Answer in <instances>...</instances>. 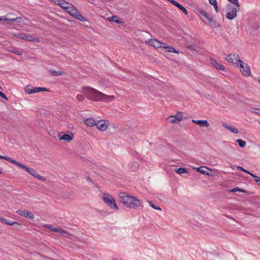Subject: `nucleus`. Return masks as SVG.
<instances>
[{
    "label": "nucleus",
    "instance_id": "f257e3e1",
    "mask_svg": "<svg viewBox=\"0 0 260 260\" xmlns=\"http://www.w3.org/2000/svg\"><path fill=\"white\" fill-rule=\"evenodd\" d=\"M83 89L85 90L84 92L86 97L90 101L109 102L112 101L115 99L114 95H106L93 88L85 87Z\"/></svg>",
    "mask_w": 260,
    "mask_h": 260
},
{
    "label": "nucleus",
    "instance_id": "f03ea898",
    "mask_svg": "<svg viewBox=\"0 0 260 260\" xmlns=\"http://www.w3.org/2000/svg\"><path fill=\"white\" fill-rule=\"evenodd\" d=\"M119 198L120 203L129 209H136L142 206L141 200L126 192H120Z\"/></svg>",
    "mask_w": 260,
    "mask_h": 260
},
{
    "label": "nucleus",
    "instance_id": "7ed1b4c3",
    "mask_svg": "<svg viewBox=\"0 0 260 260\" xmlns=\"http://www.w3.org/2000/svg\"><path fill=\"white\" fill-rule=\"evenodd\" d=\"M103 201L111 209H113L115 210H118V207L116 204L115 200L112 196L108 194L104 193L103 196Z\"/></svg>",
    "mask_w": 260,
    "mask_h": 260
},
{
    "label": "nucleus",
    "instance_id": "20e7f679",
    "mask_svg": "<svg viewBox=\"0 0 260 260\" xmlns=\"http://www.w3.org/2000/svg\"><path fill=\"white\" fill-rule=\"evenodd\" d=\"M71 12L69 14L74 17L76 19L80 21H87L86 18L82 15L81 13L79 12L76 8L75 7L74 9H72V10H71Z\"/></svg>",
    "mask_w": 260,
    "mask_h": 260
},
{
    "label": "nucleus",
    "instance_id": "39448f33",
    "mask_svg": "<svg viewBox=\"0 0 260 260\" xmlns=\"http://www.w3.org/2000/svg\"><path fill=\"white\" fill-rule=\"evenodd\" d=\"M226 9L231 10V11L226 14V18L229 20H232L237 16V9L233 7L231 4H228Z\"/></svg>",
    "mask_w": 260,
    "mask_h": 260
},
{
    "label": "nucleus",
    "instance_id": "423d86ee",
    "mask_svg": "<svg viewBox=\"0 0 260 260\" xmlns=\"http://www.w3.org/2000/svg\"><path fill=\"white\" fill-rule=\"evenodd\" d=\"M240 70L242 74L245 76H248L250 74V69L247 64H245L242 61L240 62Z\"/></svg>",
    "mask_w": 260,
    "mask_h": 260
},
{
    "label": "nucleus",
    "instance_id": "0eeeda50",
    "mask_svg": "<svg viewBox=\"0 0 260 260\" xmlns=\"http://www.w3.org/2000/svg\"><path fill=\"white\" fill-rule=\"evenodd\" d=\"M17 212L19 215L31 220H33L35 218L34 214L31 212L27 210H19Z\"/></svg>",
    "mask_w": 260,
    "mask_h": 260
},
{
    "label": "nucleus",
    "instance_id": "6e6552de",
    "mask_svg": "<svg viewBox=\"0 0 260 260\" xmlns=\"http://www.w3.org/2000/svg\"><path fill=\"white\" fill-rule=\"evenodd\" d=\"M182 118V113H179V115H171L168 118V120L171 123H178Z\"/></svg>",
    "mask_w": 260,
    "mask_h": 260
},
{
    "label": "nucleus",
    "instance_id": "1a4fd4ad",
    "mask_svg": "<svg viewBox=\"0 0 260 260\" xmlns=\"http://www.w3.org/2000/svg\"><path fill=\"white\" fill-rule=\"evenodd\" d=\"M59 6L65 10L69 14L71 12V10L75 8L71 4L67 2L64 0H63L62 3H61Z\"/></svg>",
    "mask_w": 260,
    "mask_h": 260
},
{
    "label": "nucleus",
    "instance_id": "9d476101",
    "mask_svg": "<svg viewBox=\"0 0 260 260\" xmlns=\"http://www.w3.org/2000/svg\"><path fill=\"white\" fill-rule=\"evenodd\" d=\"M58 138L60 140L70 142L73 139V135L72 133L70 134H63L60 133L58 134Z\"/></svg>",
    "mask_w": 260,
    "mask_h": 260
},
{
    "label": "nucleus",
    "instance_id": "9b49d317",
    "mask_svg": "<svg viewBox=\"0 0 260 260\" xmlns=\"http://www.w3.org/2000/svg\"><path fill=\"white\" fill-rule=\"evenodd\" d=\"M146 43H147L149 45H150L156 48H160V47L162 48V47H163L162 46H161L162 43L161 42H160L158 40H156V39H149L147 41H146Z\"/></svg>",
    "mask_w": 260,
    "mask_h": 260
},
{
    "label": "nucleus",
    "instance_id": "f8f14e48",
    "mask_svg": "<svg viewBox=\"0 0 260 260\" xmlns=\"http://www.w3.org/2000/svg\"><path fill=\"white\" fill-rule=\"evenodd\" d=\"M225 59L228 62L232 63L233 62L234 60L239 62L241 60L239 55L237 54H230L226 56Z\"/></svg>",
    "mask_w": 260,
    "mask_h": 260
},
{
    "label": "nucleus",
    "instance_id": "ddd939ff",
    "mask_svg": "<svg viewBox=\"0 0 260 260\" xmlns=\"http://www.w3.org/2000/svg\"><path fill=\"white\" fill-rule=\"evenodd\" d=\"M98 129L101 131L104 132L107 128V124L106 123L105 120H100L96 122L95 124Z\"/></svg>",
    "mask_w": 260,
    "mask_h": 260
},
{
    "label": "nucleus",
    "instance_id": "4468645a",
    "mask_svg": "<svg viewBox=\"0 0 260 260\" xmlns=\"http://www.w3.org/2000/svg\"><path fill=\"white\" fill-rule=\"evenodd\" d=\"M29 174L31 175L34 177L37 178V179H39L40 180L45 181H46V178L42 176L41 175L38 174L36 171V170H35L33 168H30V171L28 173Z\"/></svg>",
    "mask_w": 260,
    "mask_h": 260
},
{
    "label": "nucleus",
    "instance_id": "2eb2a0df",
    "mask_svg": "<svg viewBox=\"0 0 260 260\" xmlns=\"http://www.w3.org/2000/svg\"><path fill=\"white\" fill-rule=\"evenodd\" d=\"M210 63L215 67V68L218 70L224 71L225 67L222 64H220L216 60L213 58L210 59Z\"/></svg>",
    "mask_w": 260,
    "mask_h": 260
},
{
    "label": "nucleus",
    "instance_id": "dca6fc26",
    "mask_svg": "<svg viewBox=\"0 0 260 260\" xmlns=\"http://www.w3.org/2000/svg\"><path fill=\"white\" fill-rule=\"evenodd\" d=\"M207 170L208 168L204 166H201L197 168V171L200 173L207 176H211L212 174L211 170L208 171Z\"/></svg>",
    "mask_w": 260,
    "mask_h": 260
},
{
    "label": "nucleus",
    "instance_id": "f3484780",
    "mask_svg": "<svg viewBox=\"0 0 260 260\" xmlns=\"http://www.w3.org/2000/svg\"><path fill=\"white\" fill-rule=\"evenodd\" d=\"M192 122L202 127H208L209 123L206 120H192Z\"/></svg>",
    "mask_w": 260,
    "mask_h": 260
},
{
    "label": "nucleus",
    "instance_id": "a211bd4d",
    "mask_svg": "<svg viewBox=\"0 0 260 260\" xmlns=\"http://www.w3.org/2000/svg\"><path fill=\"white\" fill-rule=\"evenodd\" d=\"M84 123L88 126L92 127L96 124V122L95 120L92 118H88L84 119Z\"/></svg>",
    "mask_w": 260,
    "mask_h": 260
},
{
    "label": "nucleus",
    "instance_id": "6ab92c4d",
    "mask_svg": "<svg viewBox=\"0 0 260 260\" xmlns=\"http://www.w3.org/2000/svg\"><path fill=\"white\" fill-rule=\"evenodd\" d=\"M172 4L181 10L186 15H187L188 12L187 10L182 5H180L175 1H172Z\"/></svg>",
    "mask_w": 260,
    "mask_h": 260
},
{
    "label": "nucleus",
    "instance_id": "aec40b11",
    "mask_svg": "<svg viewBox=\"0 0 260 260\" xmlns=\"http://www.w3.org/2000/svg\"><path fill=\"white\" fill-rule=\"evenodd\" d=\"M49 91V89L48 88H44V87H33L32 88V90L30 91L29 92H34V93H37V92H40V91Z\"/></svg>",
    "mask_w": 260,
    "mask_h": 260
},
{
    "label": "nucleus",
    "instance_id": "412c9836",
    "mask_svg": "<svg viewBox=\"0 0 260 260\" xmlns=\"http://www.w3.org/2000/svg\"><path fill=\"white\" fill-rule=\"evenodd\" d=\"M108 20L111 22H113L117 24H120L122 21L119 19V17L116 16H113L110 17H108Z\"/></svg>",
    "mask_w": 260,
    "mask_h": 260
},
{
    "label": "nucleus",
    "instance_id": "4be33fe9",
    "mask_svg": "<svg viewBox=\"0 0 260 260\" xmlns=\"http://www.w3.org/2000/svg\"><path fill=\"white\" fill-rule=\"evenodd\" d=\"M25 40L30 42H36L38 43L40 42V40L39 38L28 35H27Z\"/></svg>",
    "mask_w": 260,
    "mask_h": 260
},
{
    "label": "nucleus",
    "instance_id": "5701e85b",
    "mask_svg": "<svg viewBox=\"0 0 260 260\" xmlns=\"http://www.w3.org/2000/svg\"><path fill=\"white\" fill-rule=\"evenodd\" d=\"M19 18H13V19H9L7 18L5 16H4L3 21H6L8 24H10L12 22H18Z\"/></svg>",
    "mask_w": 260,
    "mask_h": 260
},
{
    "label": "nucleus",
    "instance_id": "b1692460",
    "mask_svg": "<svg viewBox=\"0 0 260 260\" xmlns=\"http://www.w3.org/2000/svg\"><path fill=\"white\" fill-rule=\"evenodd\" d=\"M162 48L166 49L168 52L175 53L178 54L179 53V50H176L173 47L165 46Z\"/></svg>",
    "mask_w": 260,
    "mask_h": 260
},
{
    "label": "nucleus",
    "instance_id": "393cba45",
    "mask_svg": "<svg viewBox=\"0 0 260 260\" xmlns=\"http://www.w3.org/2000/svg\"><path fill=\"white\" fill-rule=\"evenodd\" d=\"M49 72L51 75L54 76H61L63 74V73L61 71H56L54 70H49Z\"/></svg>",
    "mask_w": 260,
    "mask_h": 260
},
{
    "label": "nucleus",
    "instance_id": "a878e982",
    "mask_svg": "<svg viewBox=\"0 0 260 260\" xmlns=\"http://www.w3.org/2000/svg\"><path fill=\"white\" fill-rule=\"evenodd\" d=\"M3 159L6 160L10 162H12L13 164H15L17 166H18V164L19 162L16 161L15 160L13 159V158L9 157L7 156H4Z\"/></svg>",
    "mask_w": 260,
    "mask_h": 260
},
{
    "label": "nucleus",
    "instance_id": "bb28decb",
    "mask_svg": "<svg viewBox=\"0 0 260 260\" xmlns=\"http://www.w3.org/2000/svg\"><path fill=\"white\" fill-rule=\"evenodd\" d=\"M175 172L180 175L184 174V173H188L187 169L184 168H179L178 169H176Z\"/></svg>",
    "mask_w": 260,
    "mask_h": 260
},
{
    "label": "nucleus",
    "instance_id": "cd10ccee",
    "mask_svg": "<svg viewBox=\"0 0 260 260\" xmlns=\"http://www.w3.org/2000/svg\"><path fill=\"white\" fill-rule=\"evenodd\" d=\"M15 36L17 38H19V39H21L24 40H25L26 36H27V34H26L25 33H22V32H19V33L15 34Z\"/></svg>",
    "mask_w": 260,
    "mask_h": 260
},
{
    "label": "nucleus",
    "instance_id": "c85d7f7f",
    "mask_svg": "<svg viewBox=\"0 0 260 260\" xmlns=\"http://www.w3.org/2000/svg\"><path fill=\"white\" fill-rule=\"evenodd\" d=\"M229 190L230 192H235L236 191H239V192H243V193H247V190H244V189L240 188L239 187H235L232 189H229Z\"/></svg>",
    "mask_w": 260,
    "mask_h": 260
},
{
    "label": "nucleus",
    "instance_id": "c756f323",
    "mask_svg": "<svg viewBox=\"0 0 260 260\" xmlns=\"http://www.w3.org/2000/svg\"><path fill=\"white\" fill-rule=\"evenodd\" d=\"M0 221L4 223L7 224L8 225H10L13 224V223H11V220H8L7 219L5 218L4 217L0 216Z\"/></svg>",
    "mask_w": 260,
    "mask_h": 260
},
{
    "label": "nucleus",
    "instance_id": "7c9ffc66",
    "mask_svg": "<svg viewBox=\"0 0 260 260\" xmlns=\"http://www.w3.org/2000/svg\"><path fill=\"white\" fill-rule=\"evenodd\" d=\"M236 142L237 143L239 146L241 148H244L246 145V142L241 139L236 140Z\"/></svg>",
    "mask_w": 260,
    "mask_h": 260
},
{
    "label": "nucleus",
    "instance_id": "2f4dec72",
    "mask_svg": "<svg viewBox=\"0 0 260 260\" xmlns=\"http://www.w3.org/2000/svg\"><path fill=\"white\" fill-rule=\"evenodd\" d=\"M45 228H47L52 232H57L58 231V228H54L51 225H45L44 226Z\"/></svg>",
    "mask_w": 260,
    "mask_h": 260
},
{
    "label": "nucleus",
    "instance_id": "473e14b6",
    "mask_svg": "<svg viewBox=\"0 0 260 260\" xmlns=\"http://www.w3.org/2000/svg\"><path fill=\"white\" fill-rule=\"evenodd\" d=\"M251 176L253 177L254 181L256 182V183L260 186V178L254 174H251Z\"/></svg>",
    "mask_w": 260,
    "mask_h": 260
},
{
    "label": "nucleus",
    "instance_id": "72a5a7b5",
    "mask_svg": "<svg viewBox=\"0 0 260 260\" xmlns=\"http://www.w3.org/2000/svg\"><path fill=\"white\" fill-rule=\"evenodd\" d=\"M221 124L222 125V126L223 127H224L225 128L229 130L230 131H231L232 128H233V126H232V125H228L226 122H222L221 123Z\"/></svg>",
    "mask_w": 260,
    "mask_h": 260
},
{
    "label": "nucleus",
    "instance_id": "f704fd0d",
    "mask_svg": "<svg viewBox=\"0 0 260 260\" xmlns=\"http://www.w3.org/2000/svg\"><path fill=\"white\" fill-rule=\"evenodd\" d=\"M150 206L153 208L154 209L158 210H161L160 207L159 206H156L155 205H154L152 201H149L148 202Z\"/></svg>",
    "mask_w": 260,
    "mask_h": 260
},
{
    "label": "nucleus",
    "instance_id": "c9c22d12",
    "mask_svg": "<svg viewBox=\"0 0 260 260\" xmlns=\"http://www.w3.org/2000/svg\"><path fill=\"white\" fill-rule=\"evenodd\" d=\"M250 111L253 113H255L258 115H260V109L256 108H251L250 109Z\"/></svg>",
    "mask_w": 260,
    "mask_h": 260
},
{
    "label": "nucleus",
    "instance_id": "e433bc0d",
    "mask_svg": "<svg viewBox=\"0 0 260 260\" xmlns=\"http://www.w3.org/2000/svg\"><path fill=\"white\" fill-rule=\"evenodd\" d=\"M11 223H13V224H10V225H13L14 229H17L21 226V224L17 221H12Z\"/></svg>",
    "mask_w": 260,
    "mask_h": 260
},
{
    "label": "nucleus",
    "instance_id": "4c0bfd02",
    "mask_svg": "<svg viewBox=\"0 0 260 260\" xmlns=\"http://www.w3.org/2000/svg\"><path fill=\"white\" fill-rule=\"evenodd\" d=\"M237 170L238 171H243L244 172H246V173L249 174L251 175V174H253L252 173H250V172L246 170L244 168H243V167H240V166H238L237 167Z\"/></svg>",
    "mask_w": 260,
    "mask_h": 260
},
{
    "label": "nucleus",
    "instance_id": "58836bf2",
    "mask_svg": "<svg viewBox=\"0 0 260 260\" xmlns=\"http://www.w3.org/2000/svg\"><path fill=\"white\" fill-rule=\"evenodd\" d=\"M9 51L13 52L14 54L18 55L19 56H21L22 55L21 52H20V51H19L18 49H14L13 50H10Z\"/></svg>",
    "mask_w": 260,
    "mask_h": 260
},
{
    "label": "nucleus",
    "instance_id": "ea45409f",
    "mask_svg": "<svg viewBox=\"0 0 260 260\" xmlns=\"http://www.w3.org/2000/svg\"><path fill=\"white\" fill-rule=\"evenodd\" d=\"M210 25L212 26V27H218L219 26V24H218L217 22L214 20H213V21L209 23Z\"/></svg>",
    "mask_w": 260,
    "mask_h": 260
},
{
    "label": "nucleus",
    "instance_id": "a19ab883",
    "mask_svg": "<svg viewBox=\"0 0 260 260\" xmlns=\"http://www.w3.org/2000/svg\"><path fill=\"white\" fill-rule=\"evenodd\" d=\"M200 13L203 17L206 18L207 19H208V18L209 17L207 13H206V12L204 10L200 11Z\"/></svg>",
    "mask_w": 260,
    "mask_h": 260
},
{
    "label": "nucleus",
    "instance_id": "79ce46f5",
    "mask_svg": "<svg viewBox=\"0 0 260 260\" xmlns=\"http://www.w3.org/2000/svg\"><path fill=\"white\" fill-rule=\"evenodd\" d=\"M76 99L79 102H82L84 100V96L82 94H78Z\"/></svg>",
    "mask_w": 260,
    "mask_h": 260
},
{
    "label": "nucleus",
    "instance_id": "37998d69",
    "mask_svg": "<svg viewBox=\"0 0 260 260\" xmlns=\"http://www.w3.org/2000/svg\"><path fill=\"white\" fill-rule=\"evenodd\" d=\"M229 2L233 4L234 5H235L237 7L239 8L240 5L238 2V0H228Z\"/></svg>",
    "mask_w": 260,
    "mask_h": 260
},
{
    "label": "nucleus",
    "instance_id": "c03bdc74",
    "mask_svg": "<svg viewBox=\"0 0 260 260\" xmlns=\"http://www.w3.org/2000/svg\"><path fill=\"white\" fill-rule=\"evenodd\" d=\"M32 90V88H30V87L29 86H27L25 88V92L27 94H32L34 93V92H30L29 91Z\"/></svg>",
    "mask_w": 260,
    "mask_h": 260
},
{
    "label": "nucleus",
    "instance_id": "a18cd8bd",
    "mask_svg": "<svg viewBox=\"0 0 260 260\" xmlns=\"http://www.w3.org/2000/svg\"><path fill=\"white\" fill-rule=\"evenodd\" d=\"M213 5L214 6V8L215 10V11L218 12L219 11V8L218 7L217 3V2L213 1Z\"/></svg>",
    "mask_w": 260,
    "mask_h": 260
},
{
    "label": "nucleus",
    "instance_id": "49530a36",
    "mask_svg": "<svg viewBox=\"0 0 260 260\" xmlns=\"http://www.w3.org/2000/svg\"><path fill=\"white\" fill-rule=\"evenodd\" d=\"M18 166L20 168H22V169H24V170H26V168L27 167V166H26V165H23L20 162H19V164H18Z\"/></svg>",
    "mask_w": 260,
    "mask_h": 260
},
{
    "label": "nucleus",
    "instance_id": "de8ad7c7",
    "mask_svg": "<svg viewBox=\"0 0 260 260\" xmlns=\"http://www.w3.org/2000/svg\"><path fill=\"white\" fill-rule=\"evenodd\" d=\"M57 232L60 233L62 235H64V234H68L67 232L60 229H58V231H57Z\"/></svg>",
    "mask_w": 260,
    "mask_h": 260
},
{
    "label": "nucleus",
    "instance_id": "09e8293b",
    "mask_svg": "<svg viewBox=\"0 0 260 260\" xmlns=\"http://www.w3.org/2000/svg\"><path fill=\"white\" fill-rule=\"evenodd\" d=\"M51 1L59 6H60L61 3H62V1H63V0H51Z\"/></svg>",
    "mask_w": 260,
    "mask_h": 260
},
{
    "label": "nucleus",
    "instance_id": "8fccbe9b",
    "mask_svg": "<svg viewBox=\"0 0 260 260\" xmlns=\"http://www.w3.org/2000/svg\"><path fill=\"white\" fill-rule=\"evenodd\" d=\"M0 96L2 97L3 99H5L6 100L8 101V99L7 97L6 96V95L2 91H0Z\"/></svg>",
    "mask_w": 260,
    "mask_h": 260
},
{
    "label": "nucleus",
    "instance_id": "3c124183",
    "mask_svg": "<svg viewBox=\"0 0 260 260\" xmlns=\"http://www.w3.org/2000/svg\"><path fill=\"white\" fill-rule=\"evenodd\" d=\"M231 132H233V133L237 134L238 133V129L236 127H233Z\"/></svg>",
    "mask_w": 260,
    "mask_h": 260
},
{
    "label": "nucleus",
    "instance_id": "603ef678",
    "mask_svg": "<svg viewBox=\"0 0 260 260\" xmlns=\"http://www.w3.org/2000/svg\"><path fill=\"white\" fill-rule=\"evenodd\" d=\"M207 20H208L209 23H210L213 21V19L211 17H209L208 19H207Z\"/></svg>",
    "mask_w": 260,
    "mask_h": 260
},
{
    "label": "nucleus",
    "instance_id": "864d4df0",
    "mask_svg": "<svg viewBox=\"0 0 260 260\" xmlns=\"http://www.w3.org/2000/svg\"><path fill=\"white\" fill-rule=\"evenodd\" d=\"M213 1L217 2L216 0H209V4L211 5H213Z\"/></svg>",
    "mask_w": 260,
    "mask_h": 260
},
{
    "label": "nucleus",
    "instance_id": "5fc2aeb1",
    "mask_svg": "<svg viewBox=\"0 0 260 260\" xmlns=\"http://www.w3.org/2000/svg\"><path fill=\"white\" fill-rule=\"evenodd\" d=\"M30 168H29V167H27V168H26V170H25V171H26L27 172L29 173V171H30Z\"/></svg>",
    "mask_w": 260,
    "mask_h": 260
},
{
    "label": "nucleus",
    "instance_id": "6e6d98bb",
    "mask_svg": "<svg viewBox=\"0 0 260 260\" xmlns=\"http://www.w3.org/2000/svg\"><path fill=\"white\" fill-rule=\"evenodd\" d=\"M87 180L89 181V182H92V180L91 179H90L89 176H87Z\"/></svg>",
    "mask_w": 260,
    "mask_h": 260
},
{
    "label": "nucleus",
    "instance_id": "4d7b16f0",
    "mask_svg": "<svg viewBox=\"0 0 260 260\" xmlns=\"http://www.w3.org/2000/svg\"><path fill=\"white\" fill-rule=\"evenodd\" d=\"M4 16L0 17V21H3Z\"/></svg>",
    "mask_w": 260,
    "mask_h": 260
},
{
    "label": "nucleus",
    "instance_id": "13d9d810",
    "mask_svg": "<svg viewBox=\"0 0 260 260\" xmlns=\"http://www.w3.org/2000/svg\"><path fill=\"white\" fill-rule=\"evenodd\" d=\"M3 158H4V155H0V159H3Z\"/></svg>",
    "mask_w": 260,
    "mask_h": 260
},
{
    "label": "nucleus",
    "instance_id": "bf43d9fd",
    "mask_svg": "<svg viewBox=\"0 0 260 260\" xmlns=\"http://www.w3.org/2000/svg\"><path fill=\"white\" fill-rule=\"evenodd\" d=\"M188 48H189V49H192V46H189L188 47Z\"/></svg>",
    "mask_w": 260,
    "mask_h": 260
},
{
    "label": "nucleus",
    "instance_id": "052dcab7",
    "mask_svg": "<svg viewBox=\"0 0 260 260\" xmlns=\"http://www.w3.org/2000/svg\"><path fill=\"white\" fill-rule=\"evenodd\" d=\"M2 171L1 170V169H0V174H2Z\"/></svg>",
    "mask_w": 260,
    "mask_h": 260
},
{
    "label": "nucleus",
    "instance_id": "680f3d73",
    "mask_svg": "<svg viewBox=\"0 0 260 260\" xmlns=\"http://www.w3.org/2000/svg\"><path fill=\"white\" fill-rule=\"evenodd\" d=\"M112 260H116V259H113Z\"/></svg>",
    "mask_w": 260,
    "mask_h": 260
},
{
    "label": "nucleus",
    "instance_id": "e2e57ef3",
    "mask_svg": "<svg viewBox=\"0 0 260 260\" xmlns=\"http://www.w3.org/2000/svg\"><path fill=\"white\" fill-rule=\"evenodd\" d=\"M259 83H260V79L259 80Z\"/></svg>",
    "mask_w": 260,
    "mask_h": 260
}]
</instances>
